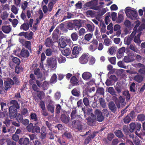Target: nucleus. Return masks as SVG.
Instances as JSON below:
<instances>
[{"label": "nucleus", "mask_w": 145, "mask_h": 145, "mask_svg": "<svg viewBox=\"0 0 145 145\" xmlns=\"http://www.w3.org/2000/svg\"><path fill=\"white\" fill-rule=\"evenodd\" d=\"M7 142V145H15L16 144L15 142H12L9 139H8Z\"/></svg>", "instance_id": "nucleus-64"}, {"label": "nucleus", "mask_w": 145, "mask_h": 145, "mask_svg": "<svg viewBox=\"0 0 145 145\" xmlns=\"http://www.w3.org/2000/svg\"><path fill=\"white\" fill-rule=\"evenodd\" d=\"M115 134L118 137H121L123 135L121 131L120 130L116 131L115 132Z\"/></svg>", "instance_id": "nucleus-46"}, {"label": "nucleus", "mask_w": 145, "mask_h": 145, "mask_svg": "<svg viewBox=\"0 0 145 145\" xmlns=\"http://www.w3.org/2000/svg\"><path fill=\"white\" fill-rule=\"evenodd\" d=\"M28 5V3L27 1H24L22 4L21 7L23 10H25L27 7Z\"/></svg>", "instance_id": "nucleus-43"}, {"label": "nucleus", "mask_w": 145, "mask_h": 145, "mask_svg": "<svg viewBox=\"0 0 145 145\" xmlns=\"http://www.w3.org/2000/svg\"><path fill=\"white\" fill-rule=\"evenodd\" d=\"M34 74L35 75L37 76L38 79L40 78L41 79V80L44 79V77L43 76L42 73H40V70L39 69L35 70Z\"/></svg>", "instance_id": "nucleus-14"}, {"label": "nucleus", "mask_w": 145, "mask_h": 145, "mask_svg": "<svg viewBox=\"0 0 145 145\" xmlns=\"http://www.w3.org/2000/svg\"><path fill=\"white\" fill-rule=\"evenodd\" d=\"M25 46L28 49H29L31 46V43L29 41H25Z\"/></svg>", "instance_id": "nucleus-63"}, {"label": "nucleus", "mask_w": 145, "mask_h": 145, "mask_svg": "<svg viewBox=\"0 0 145 145\" xmlns=\"http://www.w3.org/2000/svg\"><path fill=\"white\" fill-rule=\"evenodd\" d=\"M120 28V26L119 25H116L114 26V30L115 31H116V35L117 37L119 36L121 34V30Z\"/></svg>", "instance_id": "nucleus-15"}, {"label": "nucleus", "mask_w": 145, "mask_h": 145, "mask_svg": "<svg viewBox=\"0 0 145 145\" xmlns=\"http://www.w3.org/2000/svg\"><path fill=\"white\" fill-rule=\"evenodd\" d=\"M53 44V42H52L51 39L50 38H48L46 42V46L48 47H50Z\"/></svg>", "instance_id": "nucleus-34"}, {"label": "nucleus", "mask_w": 145, "mask_h": 145, "mask_svg": "<svg viewBox=\"0 0 145 145\" xmlns=\"http://www.w3.org/2000/svg\"><path fill=\"white\" fill-rule=\"evenodd\" d=\"M129 135L130 138L133 139V142L135 144L137 145H140V142L138 138H134L133 134H131L130 135Z\"/></svg>", "instance_id": "nucleus-18"}, {"label": "nucleus", "mask_w": 145, "mask_h": 145, "mask_svg": "<svg viewBox=\"0 0 145 145\" xmlns=\"http://www.w3.org/2000/svg\"><path fill=\"white\" fill-rule=\"evenodd\" d=\"M29 28V25L26 23L23 24L20 27V29H22L24 31L27 30Z\"/></svg>", "instance_id": "nucleus-23"}, {"label": "nucleus", "mask_w": 145, "mask_h": 145, "mask_svg": "<svg viewBox=\"0 0 145 145\" xmlns=\"http://www.w3.org/2000/svg\"><path fill=\"white\" fill-rule=\"evenodd\" d=\"M54 4V3L52 2H51L48 4V11L49 12H50L52 10Z\"/></svg>", "instance_id": "nucleus-53"}, {"label": "nucleus", "mask_w": 145, "mask_h": 145, "mask_svg": "<svg viewBox=\"0 0 145 145\" xmlns=\"http://www.w3.org/2000/svg\"><path fill=\"white\" fill-rule=\"evenodd\" d=\"M72 125L74 127L78 129L79 130H81L83 127L81 124L78 121L73 122Z\"/></svg>", "instance_id": "nucleus-13"}, {"label": "nucleus", "mask_w": 145, "mask_h": 145, "mask_svg": "<svg viewBox=\"0 0 145 145\" xmlns=\"http://www.w3.org/2000/svg\"><path fill=\"white\" fill-rule=\"evenodd\" d=\"M72 41L69 39L60 38L59 40V45L61 48L65 47L67 45V43L71 44Z\"/></svg>", "instance_id": "nucleus-5"}, {"label": "nucleus", "mask_w": 145, "mask_h": 145, "mask_svg": "<svg viewBox=\"0 0 145 145\" xmlns=\"http://www.w3.org/2000/svg\"><path fill=\"white\" fill-rule=\"evenodd\" d=\"M109 107L112 111H114L116 109V107L114 103L113 102H110L109 104Z\"/></svg>", "instance_id": "nucleus-25"}, {"label": "nucleus", "mask_w": 145, "mask_h": 145, "mask_svg": "<svg viewBox=\"0 0 145 145\" xmlns=\"http://www.w3.org/2000/svg\"><path fill=\"white\" fill-rule=\"evenodd\" d=\"M86 14L88 17L93 16L94 14L92 10H88L86 12Z\"/></svg>", "instance_id": "nucleus-48"}, {"label": "nucleus", "mask_w": 145, "mask_h": 145, "mask_svg": "<svg viewBox=\"0 0 145 145\" xmlns=\"http://www.w3.org/2000/svg\"><path fill=\"white\" fill-rule=\"evenodd\" d=\"M36 21H37V23L34 24L33 25V27L31 28V30L33 31H35L37 29V24L39 23L38 19H37Z\"/></svg>", "instance_id": "nucleus-55"}, {"label": "nucleus", "mask_w": 145, "mask_h": 145, "mask_svg": "<svg viewBox=\"0 0 145 145\" xmlns=\"http://www.w3.org/2000/svg\"><path fill=\"white\" fill-rule=\"evenodd\" d=\"M134 114V112H132L130 114L127 115L124 119V123H129L131 120V118L130 117V116L132 118L134 117L135 116L133 115Z\"/></svg>", "instance_id": "nucleus-17"}, {"label": "nucleus", "mask_w": 145, "mask_h": 145, "mask_svg": "<svg viewBox=\"0 0 145 145\" xmlns=\"http://www.w3.org/2000/svg\"><path fill=\"white\" fill-rule=\"evenodd\" d=\"M89 55L88 53L83 54L79 59L80 62L82 64H85L87 63L88 61Z\"/></svg>", "instance_id": "nucleus-8"}, {"label": "nucleus", "mask_w": 145, "mask_h": 145, "mask_svg": "<svg viewBox=\"0 0 145 145\" xmlns=\"http://www.w3.org/2000/svg\"><path fill=\"white\" fill-rule=\"evenodd\" d=\"M25 37L28 40H30L31 39L33 35V33L30 32L29 33L27 32L25 33Z\"/></svg>", "instance_id": "nucleus-35"}, {"label": "nucleus", "mask_w": 145, "mask_h": 145, "mask_svg": "<svg viewBox=\"0 0 145 145\" xmlns=\"http://www.w3.org/2000/svg\"><path fill=\"white\" fill-rule=\"evenodd\" d=\"M119 101L116 102V103L118 108L121 107H123L124 106L126 103L125 101V99L122 96H120L119 97Z\"/></svg>", "instance_id": "nucleus-9"}, {"label": "nucleus", "mask_w": 145, "mask_h": 145, "mask_svg": "<svg viewBox=\"0 0 145 145\" xmlns=\"http://www.w3.org/2000/svg\"><path fill=\"white\" fill-rule=\"evenodd\" d=\"M82 110L84 113L85 116H86L87 114H90L91 116L92 117V120L96 119L99 121H102L103 120V117L102 115L101 112L99 109H97L95 110V115L91 113L92 110L90 108L88 109L86 113L85 112L84 109L82 108Z\"/></svg>", "instance_id": "nucleus-1"}, {"label": "nucleus", "mask_w": 145, "mask_h": 145, "mask_svg": "<svg viewBox=\"0 0 145 145\" xmlns=\"http://www.w3.org/2000/svg\"><path fill=\"white\" fill-rule=\"evenodd\" d=\"M29 53L27 50H25L24 49H22L20 53L21 56L26 58L29 56Z\"/></svg>", "instance_id": "nucleus-16"}, {"label": "nucleus", "mask_w": 145, "mask_h": 145, "mask_svg": "<svg viewBox=\"0 0 145 145\" xmlns=\"http://www.w3.org/2000/svg\"><path fill=\"white\" fill-rule=\"evenodd\" d=\"M104 42L105 45L107 46H108L111 43V41L108 38L104 39Z\"/></svg>", "instance_id": "nucleus-44"}, {"label": "nucleus", "mask_w": 145, "mask_h": 145, "mask_svg": "<svg viewBox=\"0 0 145 145\" xmlns=\"http://www.w3.org/2000/svg\"><path fill=\"white\" fill-rule=\"evenodd\" d=\"M16 118V120L19 122L22 121L23 120V117L20 114H17Z\"/></svg>", "instance_id": "nucleus-39"}, {"label": "nucleus", "mask_w": 145, "mask_h": 145, "mask_svg": "<svg viewBox=\"0 0 145 145\" xmlns=\"http://www.w3.org/2000/svg\"><path fill=\"white\" fill-rule=\"evenodd\" d=\"M108 59L110 62L112 64H115L116 63V57H112L108 58Z\"/></svg>", "instance_id": "nucleus-45"}, {"label": "nucleus", "mask_w": 145, "mask_h": 145, "mask_svg": "<svg viewBox=\"0 0 145 145\" xmlns=\"http://www.w3.org/2000/svg\"><path fill=\"white\" fill-rule=\"evenodd\" d=\"M134 79L137 82H140L143 80V77L140 75H137L135 77Z\"/></svg>", "instance_id": "nucleus-33"}, {"label": "nucleus", "mask_w": 145, "mask_h": 145, "mask_svg": "<svg viewBox=\"0 0 145 145\" xmlns=\"http://www.w3.org/2000/svg\"><path fill=\"white\" fill-rule=\"evenodd\" d=\"M108 91L112 95H114L115 94L114 91L112 87L109 88L108 89Z\"/></svg>", "instance_id": "nucleus-54"}, {"label": "nucleus", "mask_w": 145, "mask_h": 145, "mask_svg": "<svg viewBox=\"0 0 145 145\" xmlns=\"http://www.w3.org/2000/svg\"><path fill=\"white\" fill-rule=\"evenodd\" d=\"M99 101L102 106L103 108H105L106 106V105L105 100L102 98H100L99 99Z\"/></svg>", "instance_id": "nucleus-36"}, {"label": "nucleus", "mask_w": 145, "mask_h": 145, "mask_svg": "<svg viewBox=\"0 0 145 145\" xmlns=\"http://www.w3.org/2000/svg\"><path fill=\"white\" fill-rule=\"evenodd\" d=\"M135 23V26L133 29L134 31L131 33V36H134L136 34L137 31L139 32L142 29L145 28V25L144 24L141 25L140 26L138 27L140 24V22L139 21H136Z\"/></svg>", "instance_id": "nucleus-4"}, {"label": "nucleus", "mask_w": 145, "mask_h": 145, "mask_svg": "<svg viewBox=\"0 0 145 145\" xmlns=\"http://www.w3.org/2000/svg\"><path fill=\"white\" fill-rule=\"evenodd\" d=\"M31 118L32 120L34 121H36L37 120V118L36 117V115L35 114H32L31 115Z\"/></svg>", "instance_id": "nucleus-62"}, {"label": "nucleus", "mask_w": 145, "mask_h": 145, "mask_svg": "<svg viewBox=\"0 0 145 145\" xmlns=\"http://www.w3.org/2000/svg\"><path fill=\"white\" fill-rule=\"evenodd\" d=\"M85 33L86 31L85 29L83 28H82L79 31V35L80 36L82 35H83Z\"/></svg>", "instance_id": "nucleus-56"}, {"label": "nucleus", "mask_w": 145, "mask_h": 145, "mask_svg": "<svg viewBox=\"0 0 145 145\" xmlns=\"http://www.w3.org/2000/svg\"><path fill=\"white\" fill-rule=\"evenodd\" d=\"M71 37L72 40L76 41L78 38V36L76 33H74L71 34Z\"/></svg>", "instance_id": "nucleus-28"}, {"label": "nucleus", "mask_w": 145, "mask_h": 145, "mask_svg": "<svg viewBox=\"0 0 145 145\" xmlns=\"http://www.w3.org/2000/svg\"><path fill=\"white\" fill-rule=\"evenodd\" d=\"M138 119L141 121H143L145 119V116L143 114L138 115L137 117Z\"/></svg>", "instance_id": "nucleus-49"}, {"label": "nucleus", "mask_w": 145, "mask_h": 145, "mask_svg": "<svg viewBox=\"0 0 145 145\" xmlns=\"http://www.w3.org/2000/svg\"><path fill=\"white\" fill-rule=\"evenodd\" d=\"M134 59V56L133 54H130L127 56H125L124 58V61L126 63H129L133 61Z\"/></svg>", "instance_id": "nucleus-10"}, {"label": "nucleus", "mask_w": 145, "mask_h": 145, "mask_svg": "<svg viewBox=\"0 0 145 145\" xmlns=\"http://www.w3.org/2000/svg\"><path fill=\"white\" fill-rule=\"evenodd\" d=\"M92 75L91 73L88 72H84L82 74V77L85 80H88L90 79Z\"/></svg>", "instance_id": "nucleus-12"}, {"label": "nucleus", "mask_w": 145, "mask_h": 145, "mask_svg": "<svg viewBox=\"0 0 145 145\" xmlns=\"http://www.w3.org/2000/svg\"><path fill=\"white\" fill-rule=\"evenodd\" d=\"M86 27L87 29L91 32H93L94 29V26L93 25L87 24Z\"/></svg>", "instance_id": "nucleus-32"}, {"label": "nucleus", "mask_w": 145, "mask_h": 145, "mask_svg": "<svg viewBox=\"0 0 145 145\" xmlns=\"http://www.w3.org/2000/svg\"><path fill=\"white\" fill-rule=\"evenodd\" d=\"M2 30L5 33H8L11 31V27L10 26H4L2 27Z\"/></svg>", "instance_id": "nucleus-20"}, {"label": "nucleus", "mask_w": 145, "mask_h": 145, "mask_svg": "<svg viewBox=\"0 0 145 145\" xmlns=\"http://www.w3.org/2000/svg\"><path fill=\"white\" fill-rule=\"evenodd\" d=\"M33 127V124L32 123H30L27 127V129L29 132L32 131V130Z\"/></svg>", "instance_id": "nucleus-60"}, {"label": "nucleus", "mask_w": 145, "mask_h": 145, "mask_svg": "<svg viewBox=\"0 0 145 145\" xmlns=\"http://www.w3.org/2000/svg\"><path fill=\"white\" fill-rule=\"evenodd\" d=\"M8 14L6 12H4L2 15L1 18L2 19H5L8 17Z\"/></svg>", "instance_id": "nucleus-58"}, {"label": "nucleus", "mask_w": 145, "mask_h": 145, "mask_svg": "<svg viewBox=\"0 0 145 145\" xmlns=\"http://www.w3.org/2000/svg\"><path fill=\"white\" fill-rule=\"evenodd\" d=\"M57 75L56 74H53L50 80V82L52 83H56L57 81Z\"/></svg>", "instance_id": "nucleus-29"}, {"label": "nucleus", "mask_w": 145, "mask_h": 145, "mask_svg": "<svg viewBox=\"0 0 145 145\" xmlns=\"http://www.w3.org/2000/svg\"><path fill=\"white\" fill-rule=\"evenodd\" d=\"M69 117L63 114L61 116L62 121L65 123H67L69 121Z\"/></svg>", "instance_id": "nucleus-19"}, {"label": "nucleus", "mask_w": 145, "mask_h": 145, "mask_svg": "<svg viewBox=\"0 0 145 145\" xmlns=\"http://www.w3.org/2000/svg\"><path fill=\"white\" fill-rule=\"evenodd\" d=\"M48 109L49 111H50L52 113L54 112V106L49 105L48 106Z\"/></svg>", "instance_id": "nucleus-57"}, {"label": "nucleus", "mask_w": 145, "mask_h": 145, "mask_svg": "<svg viewBox=\"0 0 145 145\" xmlns=\"http://www.w3.org/2000/svg\"><path fill=\"white\" fill-rule=\"evenodd\" d=\"M11 11L14 14H16L18 13V9L15 6L13 5L12 6Z\"/></svg>", "instance_id": "nucleus-38"}, {"label": "nucleus", "mask_w": 145, "mask_h": 145, "mask_svg": "<svg viewBox=\"0 0 145 145\" xmlns=\"http://www.w3.org/2000/svg\"><path fill=\"white\" fill-rule=\"evenodd\" d=\"M38 96L39 97L40 99H42L45 96V94L44 92L42 91H40L38 93Z\"/></svg>", "instance_id": "nucleus-59"}, {"label": "nucleus", "mask_w": 145, "mask_h": 145, "mask_svg": "<svg viewBox=\"0 0 145 145\" xmlns=\"http://www.w3.org/2000/svg\"><path fill=\"white\" fill-rule=\"evenodd\" d=\"M118 65L120 67L126 69V67L124 65V63L121 61H119L117 63Z\"/></svg>", "instance_id": "nucleus-51"}, {"label": "nucleus", "mask_w": 145, "mask_h": 145, "mask_svg": "<svg viewBox=\"0 0 145 145\" xmlns=\"http://www.w3.org/2000/svg\"><path fill=\"white\" fill-rule=\"evenodd\" d=\"M141 35V33H139L137 36L135 37L134 39V42L138 44H140L141 42V41L140 39V37Z\"/></svg>", "instance_id": "nucleus-21"}, {"label": "nucleus", "mask_w": 145, "mask_h": 145, "mask_svg": "<svg viewBox=\"0 0 145 145\" xmlns=\"http://www.w3.org/2000/svg\"><path fill=\"white\" fill-rule=\"evenodd\" d=\"M72 94L75 96L78 97L79 96L80 93L76 89H74L72 91Z\"/></svg>", "instance_id": "nucleus-37"}, {"label": "nucleus", "mask_w": 145, "mask_h": 145, "mask_svg": "<svg viewBox=\"0 0 145 145\" xmlns=\"http://www.w3.org/2000/svg\"><path fill=\"white\" fill-rule=\"evenodd\" d=\"M95 136V133H92L91 135H89L88 136V137L85 140V143L86 144H87L88 143L89 141L91 138H93Z\"/></svg>", "instance_id": "nucleus-22"}, {"label": "nucleus", "mask_w": 145, "mask_h": 145, "mask_svg": "<svg viewBox=\"0 0 145 145\" xmlns=\"http://www.w3.org/2000/svg\"><path fill=\"white\" fill-rule=\"evenodd\" d=\"M77 80L75 76H73L72 77L70 80L71 82L74 85H76L77 83Z\"/></svg>", "instance_id": "nucleus-40"}, {"label": "nucleus", "mask_w": 145, "mask_h": 145, "mask_svg": "<svg viewBox=\"0 0 145 145\" xmlns=\"http://www.w3.org/2000/svg\"><path fill=\"white\" fill-rule=\"evenodd\" d=\"M40 131V129L39 127L37 126L33 127L32 130V132L33 133H39Z\"/></svg>", "instance_id": "nucleus-42"}, {"label": "nucleus", "mask_w": 145, "mask_h": 145, "mask_svg": "<svg viewBox=\"0 0 145 145\" xmlns=\"http://www.w3.org/2000/svg\"><path fill=\"white\" fill-rule=\"evenodd\" d=\"M47 63L49 66L52 68H56L57 66V61L56 57L54 56L48 59Z\"/></svg>", "instance_id": "nucleus-7"}, {"label": "nucleus", "mask_w": 145, "mask_h": 145, "mask_svg": "<svg viewBox=\"0 0 145 145\" xmlns=\"http://www.w3.org/2000/svg\"><path fill=\"white\" fill-rule=\"evenodd\" d=\"M10 104H13L9 108V116L11 119L16 117L17 113V109L19 108V106L17 102L15 100H12L10 102Z\"/></svg>", "instance_id": "nucleus-2"}, {"label": "nucleus", "mask_w": 145, "mask_h": 145, "mask_svg": "<svg viewBox=\"0 0 145 145\" xmlns=\"http://www.w3.org/2000/svg\"><path fill=\"white\" fill-rule=\"evenodd\" d=\"M97 93L101 95H103L104 93V89L103 88H99L97 89Z\"/></svg>", "instance_id": "nucleus-50"}, {"label": "nucleus", "mask_w": 145, "mask_h": 145, "mask_svg": "<svg viewBox=\"0 0 145 145\" xmlns=\"http://www.w3.org/2000/svg\"><path fill=\"white\" fill-rule=\"evenodd\" d=\"M82 50V48L79 45L74 47L72 50V56L73 58L78 57Z\"/></svg>", "instance_id": "nucleus-6"}, {"label": "nucleus", "mask_w": 145, "mask_h": 145, "mask_svg": "<svg viewBox=\"0 0 145 145\" xmlns=\"http://www.w3.org/2000/svg\"><path fill=\"white\" fill-rule=\"evenodd\" d=\"M12 138L15 141H17L19 140V137L18 135L15 134L12 136Z\"/></svg>", "instance_id": "nucleus-61"}, {"label": "nucleus", "mask_w": 145, "mask_h": 145, "mask_svg": "<svg viewBox=\"0 0 145 145\" xmlns=\"http://www.w3.org/2000/svg\"><path fill=\"white\" fill-rule=\"evenodd\" d=\"M130 128L129 131L131 132H133L134 130L136 125L134 123H131L130 125Z\"/></svg>", "instance_id": "nucleus-47"}, {"label": "nucleus", "mask_w": 145, "mask_h": 145, "mask_svg": "<svg viewBox=\"0 0 145 145\" xmlns=\"http://www.w3.org/2000/svg\"><path fill=\"white\" fill-rule=\"evenodd\" d=\"M93 36V35L91 33L87 34L84 36V39L85 40L89 41L91 39Z\"/></svg>", "instance_id": "nucleus-30"}, {"label": "nucleus", "mask_w": 145, "mask_h": 145, "mask_svg": "<svg viewBox=\"0 0 145 145\" xmlns=\"http://www.w3.org/2000/svg\"><path fill=\"white\" fill-rule=\"evenodd\" d=\"M117 49V48L114 46H112L109 48L108 52L111 55L115 53Z\"/></svg>", "instance_id": "nucleus-31"}, {"label": "nucleus", "mask_w": 145, "mask_h": 145, "mask_svg": "<svg viewBox=\"0 0 145 145\" xmlns=\"http://www.w3.org/2000/svg\"><path fill=\"white\" fill-rule=\"evenodd\" d=\"M134 36H132L131 34L130 36L129 37H126L124 39V41L125 43L128 44L129 45L131 42V41L132 40V38Z\"/></svg>", "instance_id": "nucleus-27"}, {"label": "nucleus", "mask_w": 145, "mask_h": 145, "mask_svg": "<svg viewBox=\"0 0 145 145\" xmlns=\"http://www.w3.org/2000/svg\"><path fill=\"white\" fill-rule=\"evenodd\" d=\"M56 60H57L59 63H64L65 61V58L62 56H59V57H56Z\"/></svg>", "instance_id": "nucleus-26"}, {"label": "nucleus", "mask_w": 145, "mask_h": 145, "mask_svg": "<svg viewBox=\"0 0 145 145\" xmlns=\"http://www.w3.org/2000/svg\"><path fill=\"white\" fill-rule=\"evenodd\" d=\"M123 94L125 97H126V100H129L130 98V94L129 93V91H124L123 93Z\"/></svg>", "instance_id": "nucleus-41"}, {"label": "nucleus", "mask_w": 145, "mask_h": 145, "mask_svg": "<svg viewBox=\"0 0 145 145\" xmlns=\"http://www.w3.org/2000/svg\"><path fill=\"white\" fill-rule=\"evenodd\" d=\"M127 16L133 20L137 19V15L136 10L130 7H127L125 9Z\"/></svg>", "instance_id": "nucleus-3"}, {"label": "nucleus", "mask_w": 145, "mask_h": 145, "mask_svg": "<svg viewBox=\"0 0 145 145\" xmlns=\"http://www.w3.org/2000/svg\"><path fill=\"white\" fill-rule=\"evenodd\" d=\"M13 61L17 65H19L20 63V59L17 57H15L12 59Z\"/></svg>", "instance_id": "nucleus-52"}, {"label": "nucleus", "mask_w": 145, "mask_h": 145, "mask_svg": "<svg viewBox=\"0 0 145 145\" xmlns=\"http://www.w3.org/2000/svg\"><path fill=\"white\" fill-rule=\"evenodd\" d=\"M13 84L14 82L12 80L9 78L7 79L4 82L5 89L7 90L10 88L11 85Z\"/></svg>", "instance_id": "nucleus-11"}, {"label": "nucleus", "mask_w": 145, "mask_h": 145, "mask_svg": "<svg viewBox=\"0 0 145 145\" xmlns=\"http://www.w3.org/2000/svg\"><path fill=\"white\" fill-rule=\"evenodd\" d=\"M71 53V51L69 48L65 49L62 51V54L65 56L69 55Z\"/></svg>", "instance_id": "nucleus-24"}]
</instances>
